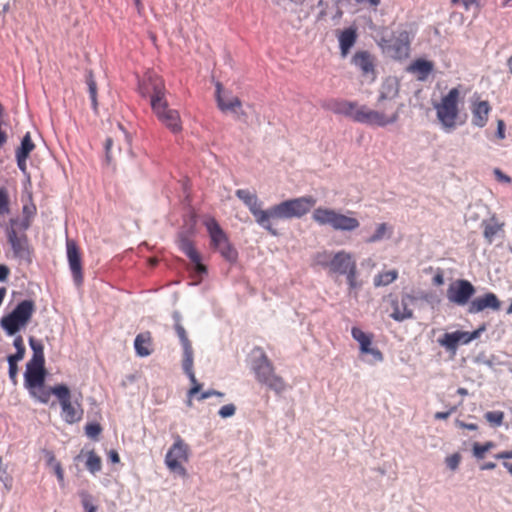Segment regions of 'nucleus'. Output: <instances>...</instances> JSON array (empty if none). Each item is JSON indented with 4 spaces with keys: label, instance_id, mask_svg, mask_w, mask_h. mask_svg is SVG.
Masks as SVG:
<instances>
[{
    "label": "nucleus",
    "instance_id": "f8f14e48",
    "mask_svg": "<svg viewBox=\"0 0 512 512\" xmlns=\"http://www.w3.org/2000/svg\"><path fill=\"white\" fill-rule=\"evenodd\" d=\"M138 91L142 97L150 99L151 107L153 103L167 100L164 80L152 71L145 73L142 80L139 81Z\"/></svg>",
    "mask_w": 512,
    "mask_h": 512
},
{
    "label": "nucleus",
    "instance_id": "2eb2a0df",
    "mask_svg": "<svg viewBox=\"0 0 512 512\" xmlns=\"http://www.w3.org/2000/svg\"><path fill=\"white\" fill-rule=\"evenodd\" d=\"M151 109L157 119L172 133L177 134L182 131L183 126L180 114L178 110L169 107L167 100L161 103H153Z\"/></svg>",
    "mask_w": 512,
    "mask_h": 512
},
{
    "label": "nucleus",
    "instance_id": "052dcab7",
    "mask_svg": "<svg viewBox=\"0 0 512 512\" xmlns=\"http://www.w3.org/2000/svg\"><path fill=\"white\" fill-rule=\"evenodd\" d=\"M59 482L64 481V471L60 462H55L52 466Z\"/></svg>",
    "mask_w": 512,
    "mask_h": 512
},
{
    "label": "nucleus",
    "instance_id": "0e129e2a",
    "mask_svg": "<svg viewBox=\"0 0 512 512\" xmlns=\"http://www.w3.org/2000/svg\"><path fill=\"white\" fill-rule=\"evenodd\" d=\"M496 135L499 139L505 138V123L503 120H498L497 122V132Z\"/></svg>",
    "mask_w": 512,
    "mask_h": 512
},
{
    "label": "nucleus",
    "instance_id": "a19ab883",
    "mask_svg": "<svg viewBox=\"0 0 512 512\" xmlns=\"http://www.w3.org/2000/svg\"><path fill=\"white\" fill-rule=\"evenodd\" d=\"M0 481L4 487L9 491L13 485V478L7 471V466L4 464L2 457H0Z\"/></svg>",
    "mask_w": 512,
    "mask_h": 512
},
{
    "label": "nucleus",
    "instance_id": "c756f323",
    "mask_svg": "<svg viewBox=\"0 0 512 512\" xmlns=\"http://www.w3.org/2000/svg\"><path fill=\"white\" fill-rule=\"evenodd\" d=\"M397 277L398 272L397 270L393 269L377 274L373 279V283L375 287L387 286L394 282L397 279Z\"/></svg>",
    "mask_w": 512,
    "mask_h": 512
},
{
    "label": "nucleus",
    "instance_id": "a878e982",
    "mask_svg": "<svg viewBox=\"0 0 512 512\" xmlns=\"http://www.w3.org/2000/svg\"><path fill=\"white\" fill-rule=\"evenodd\" d=\"M152 336L150 332L140 333L134 341L135 351L138 356L146 357L152 353Z\"/></svg>",
    "mask_w": 512,
    "mask_h": 512
},
{
    "label": "nucleus",
    "instance_id": "2f4dec72",
    "mask_svg": "<svg viewBox=\"0 0 512 512\" xmlns=\"http://www.w3.org/2000/svg\"><path fill=\"white\" fill-rule=\"evenodd\" d=\"M86 83L88 85V91L90 94V99L92 102V108L95 112H97L98 109V102H97V84L94 79V76L92 72H89L86 76Z\"/></svg>",
    "mask_w": 512,
    "mask_h": 512
},
{
    "label": "nucleus",
    "instance_id": "f3484780",
    "mask_svg": "<svg viewBox=\"0 0 512 512\" xmlns=\"http://www.w3.org/2000/svg\"><path fill=\"white\" fill-rule=\"evenodd\" d=\"M475 288L468 280H458L447 291L448 299L460 306L467 304L474 295Z\"/></svg>",
    "mask_w": 512,
    "mask_h": 512
},
{
    "label": "nucleus",
    "instance_id": "6ab92c4d",
    "mask_svg": "<svg viewBox=\"0 0 512 512\" xmlns=\"http://www.w3.org/2000/svg\"><path fill=\"white\" fill-rule=\"evenodd\" d=\"M66 247L67 259L73 279L77 285H81L83 282V271L80 250L77 244L72 240L67 241Z\"/></svg>",
    "mask_w": 512,
    "mask_h": 512
},
{
    "label": "nucleus",
    "instance_id": "473e14b6",
    "mask_svg": "<svg viewBox=\"0 0 512 512\" xmlns=\"http://www.w3.org/2000/svg\"><path fill=\"white\" fill-rule=\"evenodd\" d=\"M185 373L189 377L190 382L192 384L191 388L188 390V393H187V396H188L187 405L189 407H191L192 406V397H194L196 394H198L201 391L202 384H200L197 381V379L195 377L194 370L190 371V372H185Z\"/></svg>",
    "mask_w": 512,
    "mask_h": 512
},
{
    "label": "nucleus",
    "instance_id": "4be33fe9",
    "mask_svg": "<svg viewBox=\"0 0 512 512\" xmlns=\"http://www.w3.org/2000/svg\"><path fill=\"white\" fill-rule=\"evenodd\" d=\"M352 63L361 71L363 76L375 78V59L368 51H357L352 57Z\"/></svg>",
    "mask_w": 512,
    "mask_h": 512
},
{
    "label": "nucleus",
    "instance_id": "79ce46f5",
    "mask_svg": "<svg viewBox=\"0 0 512 512\" xmlns=\"http://www.w3.org/2000/svg\"><path fill=\"white\" fill-rule=\"evenodd\" d=\"M493 447L494 443L490 441L486 442L485 444H480L476 442L473 444V455L477 459H483L485 457V453L488 452Z\"/></svg>",
    "mask_w": 512,
    "mask_h": 512
},
{
    "label": "nucleus",
    "instance_id": "de8ad7c7",
    "mask_svg": "<svg viewBox=\"0 0 512 512\" xmlns=\"http://www.w3.org/2000/svg\"><path fill=\"white\" fill-rule=\"evenodd\" d=\"M7 361H8V364H9V378L11 379V381L13 383H16L17 382V374H18L17 363L20 360H16V359L7 357Z\"/></svg>",
    "mask_w": 512,
    "mask_h": 512
},
{
    "label": "nucleus",
    "instance_id": "ddd939ff",
    "mask_svg": "<svg viewBox=\"0 0 512 512\" xmlns=\"http://www.w3.org/2000/svg\"><path fill=\"white\" fill-rule=\"evenodd\" d=\"M173 445L169 448L165 456L167 468L179 475L185 477L187 470L184 463L188 462L190 449L187 443L179 436H175Z\"/></svg>",
    "mask_w": 512,
    "mask_h": 512
},
{
    "label": "nucleus",
    "instance_id": "c9c22d12",
    "mask_svg": "<svg viewBox=\"0 0 512 512\" xmlns=\"http://www.w3.org/2000/svg\"><path fill=\"white\" fill-rule=\"evenodd\" d=\"M484 237L489 242L492 243L495 235L501 230V225L497 222L490 220L488 222H484Z\"/></svg>",
    "mask_w": 512,
    "mask_h": 512
},
{
    "label": "nucleus",
    "instance_id": "e433bc0d",
    "mask_svg": "<svg viewBox=\"0 0 512 512\" xmlns=\"http://www.w3.org/2000/svg\"><path fill=\"white\" fill-rule=\"evenodd\" d=\"M35 144L33 143L31 139V135L29 132H27L24 137L22 138L20 147L16 150V154L28 156L30 153L34 150Z\"/></svg>",
    "mask_w": 512,
    "mask_h": 512
},
{
    "label": "nucleus",
    "instance_id": "20e7f679",
    "mask_svg": "<svg viewBox=\"0 0 512 512\" xmlns=\"http://www.w3.org/2000/svg\"><path fill=\"white\" fill-rule=\"evenodd\" d=\"M35 309V303L31 299L19 302L10 313L0 319L1 328L7 335H15L29 324Z\"/></svg>",
    "mask_w": 512,
    "mask_h": 512
},
{
    "label": "nucleus",
    "instance_id": "37998d69",
    "mask_svg": "<svg viewBox=\"0 0 512 512\" xmlns=\"http://www.w3.org/2000/svg\"><path fill=\"white\" fill-rule=\"evenodd\" d=\"M495 458L504 460L503 466L506 468V470L512 476V462L508 461L509 459H512V450L499 452L495 455Z\"/></svg>",
    "mask_w": 512,
    "mask_h": 512
},
{
    "label": "nucleus",
    "instance_id": "a18cd8bd",
    "mask_svg": "<svg viewBox=\"0 0 512 512\" xmlns=\"http://www.w3.org/2000/svg\"><path fill=\"white\" fill-rule=\"evenodd\" d=\"M81 503L85 512H97V506L92 503V497L88 493H81Z\"/></svg>",
    "mask_w": 512,
    "mask_h": 512
},
{
    "label": "nucleus",
    "instance_id": "3c124183",
    "mask_svg": "<svg viewBox=\"0 0 512 512\" xmlns=\"http://www.w3.org/2000/svg\"><path fill=\"white\" fill-rule=\"evenodd\" d=\"M461 456L458 453H454L448 456L445 460L446 465L451 470H456L460 464Z\"/></svg>",
    "mask_w": 512,
    "mask_h": 512
},
{
    "label": "nucleus",
    "instance_id": "58836bf2",
    "mask_svg": "<svg viewBox=\"0 0 512 512\" xmlns=\"http://www.w3.org/2000/svg\"><path fill=\"white\" fill-rule=\"evenodd\" d=\"M13 345L16 349V353L9 355L8 357L21 361L24 358L26 352L23 337L21 335L16 336L14 338Z\"/></svg>",
    "mask_w": 512,
    "mask_h": 512
},
{
    "label": "nucleus",
    "instance_id": "b1692460",
    "mask_svg": "<svg viewBox=\"0 0 512 512\" xmlns=\"http://www.w3.org/2000/svg\"><path fill=\"white\" fill-rule=\"evenodd\" d=\"M438 343L447 351L455 352L459 344H466L465 331L458 330L451 333H445L438 339Z\"/></svg>",
    "mask_w": 512,
    "mask_h": 512
},
{
    "label": "nucleus",
    "instance_id": "393cba45",
    "mask_svg": "<svg viewBox=\"0 0 512 512\" xmlns=\"http://www.w3.org/2000/svg\"><path fill=\"white\" fill-rule=\"evenodd\" d=\"M222 85L220 83L216 84V100L218 107L221 111H232L236 112L237 109H240L242 106L241 100L236 96H231L228 98H225L222 94Z\"/></svg>",
    "mask_w": 512,
    "mask_h": 512
},
{
    "label": "nucleus",
    "instance_id": "774afa93",
    "mask_svg": "<svg viewBox=\"0 0 512 512\" xmlns=\"http://www.w3.org/2000/svg\"><path fill=\"white\" fill-rule=\"evenodd\" d=\"M10 273L6 265L0 264V281H5Z\"/></svg>",
    "mask_w": 512,
    "mask_h": 512
},
{
    "label": "nucleus",
    "instance_id": "dca6fc26",
    "mask_svg": "<svg viewBox=\"0 0 512 512\" xmlns=\"http://www.w3.org/2000/svg\"><path fill=\"white\" fill-rule=\"evenodd\" d=\"M388 299L392 308L390 313L392 319L402 322L413 317V310L409 307L415 299L412 295L403 294L399 300L397 296L389 294Z\"/></svg>",
    "mask_w": 512,
    "mask_h": 512
},
{
    "label": "nucleus",
    "instance_id": "39448f33",
    "mask_svg": "<svg viewBox=\"0 0 512 512\" xmlns=\"http://www.w3.org/2000/svg\"><path fill=\"white\" fill-rule=\"evenodd\" d=\"M312 219L320 226H330L334 230L354 231L360 223L358 219L347 216L335 209L327 207L315 208L312 213Z\"/></svg>",
    "mask_w": 512,
    "mask_h": 512
},
{
    "label": "nucleus",
    "instance_id": "4c0bfd02",
    "mask_svg": "<svg viewBox=\"0 0 512 512\" xmlns=\"http://www.w3.org/2000/svg\"><path fill=\"white\" fill-rule=\"evenodd\" d=\"M10 212V196L7 188H0V216H4Z\"/></svg>",
    "mask_w": 512,
    "mask_h": 512
},
{
    "label": "nucleus",
    "instance_id": "338daca9",
    "mask_svg": "<svg viewBox=\"0 0 512 512\" xmlns=\"http://www.w3.org/2000/svg\"><path fill=\"white\" fill-rule=\"evenodd\" d=\"M44 454L47 460V464L50 466H54L55 462H58L55 458V455L50 450H44Z\"/></svg>",
    "mask_w": 512,
    "mask_h": 512
},
{
    "label": "nucleus",
    "instance_id": "6e6d98bb",
    "mask_svg": "<svg viewBox=\"0 0 512 512\" xmlns=\"http://www.w3.org/2000/svg\"><path fill=\"white\" fill-rule=\"evenodd\" d=\"M485 331V326H481L478 329L472 331V332H466L465 331V340L466 344L470 343L471 341L477 339L480 337V334Z\"/></svg>",
    "mask_w": 512,
    "mask_h": 512
},
{
    "label": "nucleus",
    "instance_id": "f704fd0d",
    "mask_svg": "<svg viewBox=\"0 0 512 512\" xmlns=\"http://www.w3.org/2000/svg\"><path fill=\"white\" fill-rule=\"evenodd\" d=\"M391 235V228L386 223H381L377 226L376 231L373 235H371L366 242L367 243H375L382 240L384 237H389Z\"/></svg>",
    "mask_w": 512,
    "mask_h": 512
},
{
    "label": "nucleus",
    "instance_id": "5fc2aeb1",
    "mask_svg": "<svg viewBox=\"0 0 512 512\" xmlns=\"http://www.w3.org/2000/svg\"><path fill=\"white\" fill-rule=\"evenodd\" d=\"M235 411H236V407L233 404H227L220 408L218 414L222 418H228V417L233 416L235 414Z\"/></svg>",
    "mask_w": 512,
    "mask_h": 512
},
{
    "label": "nucleus",
    "instance_id": "09e8293b",
    "mask_svg": "<svg viewBox=\"0 0 512 512\" xmlns=\"http://www.w3.org/2000/svg\"><path fill=\"white\" fill-rule=\"evenodd\" d=\"M331 259H332L331 254L327 251L320 252L315 257L316 263L318 265H321L323 267H329V268H330Z\"/></svg>",
    "mask_w": 512,
    "mask_h": 512
},
{
    "label": "nucleus",
    "instance_id": "9d476101",
    "mask_svg": "<svg viewBox=\"0 0 512 512\" xmlns=\"http://www.w3.org/2000/svg\"><path fill=\"white\" fill-rule=\"evenodd\" d=\"M235 195L249 209L258 225L268 231L271 235H277L276 229L273 228V225L270 222V208L266 210L261 209L262 203L256 193L251 192L248 189H238L236 190Z\"/></svg>",
    "mask_w": 512,
    "mask_h": 512
},
{
    "label": "nucleus",
    "instance_id": "4d7b16f0",
    "mask_svg": "<svg viewBox=\"0 0 512 512\" xmlns=\"http://www.w3.org/2000/svg\"><path fill=\"white\" fill-rule=\"evenodd\" d=\"M494 175H495V177H496L497 181H499V182H503V183H507V184H509V183H511V181H512L510 176H508V175L504 174V173H503L500 169H498V168H496V169L494 170Z\"/></svg>",
    "mask_w": 512,
    "mask_h": 512
},
{
    "label": "nucleus",
    "instance_id": "4468645a",
    "mask_svg": "<svg viewBox=\"0 0 512 512\" xmlns=\"http://www.w3.org/2000/svg\"><path fill=\"white\" fill-rule=\"evenodd\" d=\"M330 272L346 275L350 289L359 287L357 282V264L351 253L344 250L335 253L330 261Z\"/></svg>",
    "mask_w": 512,
    "mask_h": 512
},
{
    "label": "nucleus",
    "instance_id": "7ed1b4c3",
    "mask_svg": "<svg viewBox=\"0 0 512 512\" xmlns=\"http://www.w3.org/2000/svg\"><path fill=\"white\" fill-rule=\"evenodd\" d=\"M313 196H302L282 201L270 207V222L274 219L301 218L315 206Z\"/></svg>",
    "mask_w": 512,
    "mask_h": 512
},
{
    "label": "nucleus",
    "instance_id": "680f3d73",
    "mask_svg": "<svg viewBox=\"0 0 512 512\" xmlns=\"http://www.w3.org/2000/svg\"><path fill=\"white\" fill-rule=\"evenodd\" d=\"M455 411H456V407L453 406L448 411L436 412L435 415H434V418L437 419V420H445Z\"/></svg>",
    "mask_w": 512,
    "mask_h": 512
},
{
    "label": "nucleus",
    "instance_id": "603ef678",
    "mask_svg": "<svg viewBox=\"0 0 512 512\" xmlns=\"http://www.w3.org/2000/svg\"><path fill=\"white\" fill-rule=\"evenodd\" d=\"M112 146H113L112 138H110V137L106 138L105 143H104V149H105V162L107 165H110L113 161V157H112V153H111Z\"/></svg>",
    "mask_w": 512,
    "mask_h": 512
},
{
    "label": "nucleus",
    "instance_id": "412c9836",
    "mask_svg": "<svg viewBox=\"0 0 512 512\" xmlns=\"http://www.w3.org/2000/svg\"><path fill=\"white\" fill-rule=\"evenodd\" d=\"M491 112V106L486 100H474L471 104V123L473 126L483 128L486 126L489 114Z\"/></svg>",
    "mask_w": 512,
    "mask_h": 512
},
{
    "label": "nucleus",
    "instance_id": "0eeeda50",
    "mask_svg": "<svg viewBox=\"0 0 512 512\" xmlns=\"http://www.w3.org/2000/svg\"><path fill=\"white\" fill-rule=\"evenodd\" d=\"M253 371L257 381L266 385L275 393L280 394L286 390V382L281 376L275 373L273 363L264 352H262L260 357L254 362Z\"/></svg>",
    "mask_w": 512,
    "mask_h": 512
},
{
    "label": "nucleus",
    "instance_id": "864d4df0",
    "mask_svg": "<svg viewBox=\"0 0 512 512\" xmlns=\"http://www.w3.org/2000/svg\"><path fill=\"white\" fill-rule=\"evenodd\" d=\"M194 264V270L199 276L207 274V267L201 262V255L197 254V260H191Z\"/></svg>",
    "mask_w": 512,
    "mask_h": 512
},
{
    "label": "nucleus",
    "instance_id": "7c9ffc66",
    "mask_svg": "<svg viewBox=\"0 0 512 512\" xmlns=\"http://www.w3.org/2000/svg\"><path fill=\"white\" fill-rule=\"evenodd\" d=\"M85 465L90 473L95 474L101 470L102 460L94 451H89Z\"/></svg>",
    "mask_w": 512,
    "mask_h": 512
},
{
    "label": "nucleus",
    "instance_id": "c85d7f7f",
    "mask_svg": "<svg viewBox=\"0 0 512 512\" xmlns=\"http://www.w3.org/2000/svg\"><path fill=\"white\" fill-rule=\"evenodd\" d=\"M179 249L190 259L197 260V254L199 253L194 247L193 241L186 235H179L178 240Z\"/></svg>",
    "mask_w": 512,
    "mask_h": 512
},
{
    "label": "nucleus",
    "instance_id": "bb28decb",
    "mask_svg": "<svg viewBox=\"0 0 512 512\" xmlns=\"http://www.w3.org/2000/svg\"><path fill=\"white\" fill-rule=\"evenodd\" d=\"M433 63L424 59L415 60L408 68L412 73L417 74L419 80H425L433 70Z\"/></svg>",
    "mask_w": 512,
    "mask_h": 512
},
{
    "label": "nucleus",
    "instance_id": "cd10ccee",
    "mask_svg": "<svg viewBox=\"0 0 512 512\" xmlns=\"http://www.w3.org/2000/svg\"><path fill=\"white\" fill-rule=\"evenodd\" d=\"M7 237L13 252L16 255H21L26 249V235L19 236L14 228H10L7 230Z\"/></svg>",
    "mask_w": 512,
    "mask_h": 512
},
{
    "label": "nucleus",
    "instance_id": "bf43d9fd",
    "mask_svg": "<svg viewBox=\"0 0 512 512\" xmlns=\"http://www.w3.org/2000/svg\"><path fill=\"white\" fill-rule=\"evenodd\" d=\"M224 394L222 392H219V391H216V390H213V389H210V390H207L205 392H202L199 396H198V400L202 401V400H205L211 396H219V397H222Z\"/></svg>",
    "mask_w": 512,
    "mask_h": 512
},
{
    "label": "nucleus",
    "instance_id": "aec40b11",
    "mask_svg": "<svg viewBox=\"0 0 512 512\" xmlns=\"http://www.w3.org/2000/svg\"><path fill=\"white\" fill-rule=\"evenodd\" d=\"M501 307V302L496 296V294L492 292H488L482 296L476 297L473 299L468 306V312L470 314H476L482 312L486 309H491L494 311L499 310Z\"/></svg>",
    "mask_w": 512,
    "mask_h": 512
},
{
    "label": "nucleus",
    "instance_id": "72a5a7b5",
    "mask_svg": "<svg viewBox=\"0 0 512 512\" xmlns=\"http://www.w3.org/2000/svg\"><path fill=\"white\" fill-rule=\"evenodd\" d=\"M185 373L189 377L190 382L192 384L191 388L188 390V393H187V396H188L187 405L189 407H191L192 406V397H194L196 394H198L201 391L202 384H200L197 381V379L195 377L194 370L190 371V372H185Z\"/></svg>",
    "mask_w": 512,
    "mask_h": 512
},
{
    "label": "nucleus",
    "instance_id": "423d86ee",
    "mask_svg": "<svg viewBox=\"0 0 512 512\" xmlns=\"http://www.w3.org/2000/svg\"><path fill=\"white\" fill-rule=\"evenodd\" d=\"M459 98L460 91L457 87H454L434 106L437 118L446 131H451L457 126L460 114L458 107Z\"/></svg>",
    "mask_w": 512,
    "mask_h": 512
},
{
    "label": "nucleus",
    "instance_id": "5701e85b",
    "mask_svg": "<svg viewBox=\"0 0 512 512\" xmlns=\"http://www.w3.org/2000/svg\"><path fill=\"white\" fill-rule=\"evenodd\" d=\"M340 54L345 58L357 40V31L354 27H349L340 32L338 36Z\"/></svg>",
    "mask_w": 512,
    "mask_h": 512
},
{
    "label": "nucleus",
    "instance_id": "f257e3e1",
    "mask_svg": "<svg viewBox=\"0 0 512 512\" xmlns=\"http://www.w3.org/2000/svg\"><path fill=\"white\" fill-rule=\"evenodd\" d=\"M30 347L33 351L32 358L26 364L24 373V385L29 393L41 403H48L51 397V388L45 387L46 369L44 348L41 342L33 337L29 339Z\"/></svg>",
    "mask_w": 512,
    "mask_h": 512
},
{
    "label": "nucleus",
    "instance_id": "ea45409f",
    "mask_svg": "<svg viewBox=\"0 0 512 512\" xmlns=\"http://www.w3.org/2000/svg\"><path fill=\"white\" fill-rule=\"evenodd\" d=\"M182 366L184 372L193 371V349L192 345H187L183 348V361Z\"/></svg>",
    "mask_w": 512,
    "mask_h": 512
},
{
    "label": "nucleus",
    "instance_id": "f03ea898",
    "mask_svg": "<svg viewBox=\"0 0 512 512\" xmlns=\"http://www.w3.org/2000/svg\"><path fill=\"white\" fill-rule=\"evenodd\" d=\"M330 110L335 114L344 115L353 121L367 125L386 126L397 121L398 113L386 115L383 112L372 110L365 105L348 100H335L329 104Z\"/></svg>",
    "mask_w": 512,
    "mask_h": 512
},
{
    "label": "nucleus",
    "instance_id": "c03bdc74",
    "mask_svg": "<svg viewBox=\"0 0 512 512\" xmlns=\"http://www.w3.org/2000/svg\"><path fill=\"white\" fill-rule=\"evenodd\" d=\"M485 418L488 422L499 426L502 424L504 414L501 411H490L485 414Z\"/></svg>",
    "mask_w": 512,
    "mask_h": 512
},
{
    "label": "nucleus",
    "instance_id": "6e6552de",
    "mask_svg": "<svg viewBox=\"0 0 512 512\" xmlns=\"http://www.w3.org/2000/svg\"><path fill=\"white\" fill-rule=\"evenodd\" d=\"M204 225L210 237L211 247L218 251L225 260L235 262L238 257L237 250L230 243L228 235L221 228L217 220L209 218L204 222Z\"/></svg>",
    "mask_w": 512,
    "mask_h": 512
},
{
    "label": "nucleus",
    "instance_id": "e2e57ef3",
    "mask_svg": "<svg viewBox=\"0 0 512 512\" xmlns=\"http://www.w3.org/2000/svg\"><path fill=\"white\" fill-rule=\"evenodd\" d=\"M27 159H28V156L16 154L17 165H18L19 169L23 172H25V170H26Z\"/></svg>",
    "mask_w": 512,
    "mask_h": 512
},
{
    "label": "nucleus",
    "instance_id": "49530a36",
    "mask_svg": "<svg viewBox=\"0 0 512 512\" xmlns=\"http://www.w3.org/2000/svg\"><path fill=\"white\" fill-rule=\"evenodd\" d=\"M101 431H102V428L98 423H88L85 426L86 435L93 439L97 438L99 436V434L101 433Z\"/></svg>",
    "mask_w": 512,
    "mask_h": 512
},
{
    "label": "nucleus",
    "instance_id": "9b49d317",
    "mask_svg": "<svg viewBox=\"0 0 512 512\" xmlns=\"http://www.w3.org/2000/svg\"><path fill=\"white\" fill-rule=\"evenodd\" d=\"M51 392L55 395L61 406L62 419L68 424H74L81 421L84 410L78 402H72L71 392L64 384H59L51 388Z\"/></svg>",
    "mask_w": 512,
    "mask_h": 512
},
{
    "label": "nucleus",
    "instance_id": "a211bd4d",
    "mask_svg": "<svg viewBox=\"0 0 512 512\" xmlns=\"http://www.w3.org/2000/svg\"><path fill=\"white\" fill-rule=\"evenodd\" d=\"M352 337L359 343L361 354H370L376 362L383 360L382 352L375 347H372L373 334L366 333L358 327H353L351 330Z\"/></svg>",
    "mask_w": 512,
    "mask_h": 512
},
{
    "label": "nucleus",
    "instance_id": "13d9d810",
    "mask_svg": "<svg viewBox=\"0 0 512 512\" xmlns=\"http://www.w3.org/2000/svg\"><path fill=\"white\" fill-rule=\"evenodd\" d=\"M22 212H23L24 218L32 219L36 213V207L33 204L32 205H24Z\"/></svg>",
    "mask_w": 512,
    "mask_h": 512
},
{
    "label": "nucleus",
    "instance_id": "69168bd1",
    "mask_svg": "<svg viewBox=\"0 0 512 512\" xmlns=\"http://www.w3.org/2000/svg\"><path fill=\"white\" fill-rule=\"evenodd\" d=\"M456 425L462 429L477 430L478 426L474 423H465L461 420H456Z\"/></svg>",
    "mask_w": 512,
    "mask_h": 512
},
{
    "label": "nucleus",
    "instance_id": "1a4fd4ad",
    "mask_svg": "<svg viewBox=\"0 0 512 512\" xmlns=\"http://www.w3.org/2000/svg\"><path fill=\"white\" fill-rule=\"evenodd\" d=\"M412 37V30L399 29L391 37L381 38L379 45L389 57L401 60L409 56Z\"/></svg>",
    "mask_w": 512,
    "mask_h": 512
},
{
    "label": "nucleus",
    "instance_id": "8fccbe9b",
    "mask_svg": "<svg viewBox=\"0 0 512 512\" xmlns=\"http://www.w3.org/2000/svg\"><path fill=\"white\" fill-rule=\"evenodd\" d=\"M175 330H176V333L181 341L183 348L187 347V345H191V342L189 341V339L187 337V333L183 326H181L180 324H177L175 326Z\"/></svg>",
    "mask_w": 512,
    "mask_h": 512
}]
</instances>
